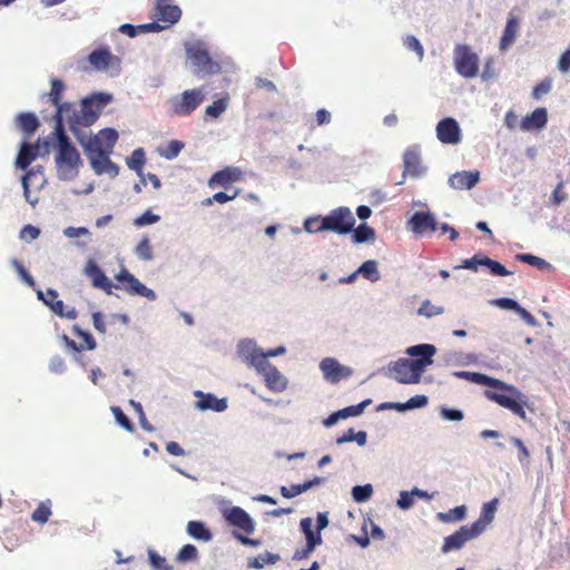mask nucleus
I'll return each instance as SVG.
<instances>
[{
    "label": "nucleus",
    "mask_w": 570,
    "mask_h": 570,
    "mask_svg": "<svg viewBox=\"0 0 570 570\" xmlns=\"http://www.w3.org/2000/svg\"><path fill=\"white\" fill-rule=\"evenodd\" d=\"M69 111V106L59 108L53 131L57 137V155L55 157L57 178L62 181L76 179L83 165L79 151L72 146L63 129V114Z\"/></svg>",
    "instance_id": "obj_1"
},
{
    "label": "nucleus",
    "mask_w": 570,
    "mask_h": 570,
    "mask_svg": "<svg viewBox=\"0 0 570 570\" xmlns=\"http://www.w3.org/2000/svg\"><path fill=\"white\" fill-rule=\"evenodd\" d=\"M488 387H490V390L484 391V395L488 400L509 410L521 420H527L524 407L528 404V396L518 387L494 377L491 379Z\"/></svg>",
    "instance_id": "obj_2"
},
{
    "label": "nucleus",
    "mask_w": 570,
    "mask_h": 570,
    "mask_svg": "<svg viewBox=\"0 0 570 570\" xmlns=\"http://www.w3.org/2000/svg\"><path fill=\"white\" fill-rule=\"evenodd\" d=\"M204 100L205 91L203 88L188 89L167 99V112L171 117H186L191 115Z\"/></svg>",
    "instance_id": "obj_3"
},
{
    "label": "nucleus",
    "mask_w": 570,
    "mask_h": 570,
    "mask_svg": "<svg viewBox=\"0 0 570 570\" xmlns=\"http://www.w3.org/2000/svg\"><path fill=\"white\" fill-rule=\"evenodd\" d=\"M112 101V95L107 92H96L81 100L80 110L72 108L70 116L78 118L83 127L88 128L94 125L104 108Z\"/></svg>",
    "instance_id": "obj_4"
},
{
    "label": "nucleus",
    "mask_w": 570,
    "mask_h": 570,
    "mask_svg": "<svg viewBox=\"0 0 570 570\" xmlns=\"http://www.w3.org/2000/svg\"><path fill=\"white\" fill-rule=\"evenodd\" d=\"M111 151L98 147L97 139L88 142L86 146V157L89 159L92 170L96 175H108L116 178L119 174V166L109 158Z\"/></svg>",
    "instance_id": "obj_5"
},
{
    "label": "nucleus",
    "mask_w": 570,
    "mask_h": 570,
    "mask_svg": "<svg viewBox=\"0 0 570 570\" xmlns=\"http://www.w3.org/2000/svg\"><path fill=\"white\" fill-rule=\"evenodd\" d=\"M115 279L117 283L114 284V289H121L130 296L145 297L150 302L157 299L156 292L142 284L124 266L115 275Z\"/></svg>",
    "instance_id": "obj_6"
},
{
    "label": "nucleus",
    "mask_w": 570,
    "mask_h": 570,
    "mask_svg": "<svg viewBox=\"0 0 570 570\" xmlns=\"http://www.w3.org/2000/svg\"><path fill=\"white\" fill-rule=\"evenodd\" d=\"M456 72L463 78H474L479 73V57L466 45H456L453 52Z\"/></svg>",
    "instance_id": "obj_7"
},
{
    "label": "nucleus",
    "mask_w": 570,
    "mask_h": 570,
    "mask_svg": "<svg viewBox=\"0 0 570 570\" xmlns=\"http://www.w3.org/2000/svg\"><path fill=\"white\" fill-rule=\"evenodd\" d=\"M326 230L334 232L338 235H346L353 230L355 226V217L348 207H338L333 209L328 215L324 216Z\"/></svg>",
    "instance_id": "obj_8"
},
{
    "label": "nucleus",
    "mask_w": 570,
    "mask_h": 570,
    "mask_svg": "<svg viewBox=\"0 0 570 570\" xmlns=\"http://www.w3.org/2000/svg\"><path fill=\"white\" fill-rule=\"evenodd\" d=\"M237 357L248 367L257 371L263 367L266 360H264L263 350L257 346L253 338H243L236 345Z\"/></svg>",
    "instance_id": "obj_9"
},
{
    "label": "nucleus",
    "mask_w": 570,
    "mask_h": 570,
    "mask_svg": "<svg viewBox=\"0 0 570 570\" xmlns=\"http://www.w3.org/2000/svg\"><path fill=\"white\" fill-rule=\"evenodd\" d=\"M88 61L94 70L107 71L112 77L118 76L121 70L120 59L106 48L94 50L89 53Z\"/></svg>",
    "instance_id": "obj_10"
},
{
    "label": "nucleus",
    "mask_w": 570,
    "mask_h": 570,
    "mask_svg": "<svg viewBox=\"0 0 570 570\" xmlns=\"http://www.w3.org/2000/svg\"><path fill=\"white\" fill-rule=\"evenodd\" d=\"M478 537H480L479 524L462 525L454 533L444 538L441 551L443 553H449L451 551L460 550L468 541Z\"/></svg>",
    "instance_id": "obj_11"
},
{
    "label": "nucleus",
    "mask_w": 570,
    "mask_h": 570,
    "mask_svg": "<svg viewBox=\"0 0 570 570\" xmlns=\"http://www.w3.org/2000/svg\"><path fill=\"white\" fill-rule=\"evenodd\" d=\"M436 138L445 145H458L462 141V130L452 117L441 119L435 127Z\"/></svg>",
    "instance_id": "obj_12"
},
{
    "label": "nucleus",
    "mask_w": 570,
    "mask_h": 570,
    "mask_svg": "<svg viewBox=\"0 0 570 570\" xmlns=\"http://www.w3.org/2000/svg\"><path fill=\"white\" fill-rule=\"evenodd\" d=\"M186 51L187 57L199 71L206 73H217L219 71V65L212 61L208 51L200 43L187 47Z\"/></svg>",
    "instance_id": "obj_13"
},
{
    "label": "nucleus",
    "mask_w": 570,
    "mask_h": 570,
    "mask_svg": "<svg viewBox=\"0 0 570 570\" xmlns=\"http://www.w3.org/2000/svg\"><path fill=\"white\" fill-rule=\"evenodd\" d=\"M224 519L229 525H233L246 534H252L255 531V521L253 518L240 507H232L224 510Z\"/></svg>",
    "instance_id": "obj_14"
},
{
    "label": "nucleus",
    "mask_w": 570,
    "mask_h": 570,
    "mask_svg": "<svg viewBox=\"0 0 570 570\" xmlns=\"http://www.w3.org/2000/svg\"><path fill=\"white\" fill-rule=\"evenodd\" d=\"M320 370L322 371L324 379L332 384L350 377L353 373L351 367L342 365L333 357L323 358L320 363Z\"/></svg>",
    "instance_id": "obj_15"
},
{
    "label": "nucleus",
    "mask_w": 570,
    "mask_h": 570,
    "mask_svg": "<svg viewBox=\"0 0 570 570\" xmlns=\"http://www.w3.org/2000/svg\"><path fill=\"white\" fill-rule=\"evenodd\" d=\"M411 232L416 235H430L439 229V223L434 215L424 212H416L407 223Z\"/></svg>",
    "instance_id": "obj_16"
},
{
    "label": "nucleus",
    "mask_w": 570,
    "mask_h": 570,
    "mask_svg": "<svg viewBox=\"0 0 570 570\" xmlns=\"http://www.w3.org/2000/svg\"><path fill=\"white\" fill-rule=\"evenodd\" d=\"M194 395L198 399L195 403V407L199 411H213L217 413H222L228 407L227 397H217L214 393L203 392L200 390H196Z\"/></svg>",
    "instance_id": "obj_17"
},
{
    "label": "nucleus",
    "mask_w": 570,
    "mask_h": 570,
    "mask_svg": "<svg viewBox=\"0 0 570 570\" xmlns=\"http://www.w3.org/2000/svg\"><path fill=\"white\" fill-rule=\"evenodd\" d=\"M264 377L266 386L274 392H283L287 387L286 377L277 370L276 366L268 361L263 364V367L256 371Z\"/></svg>",
    "instance_id": "obj_18"
},
{
    "label": "nucleus",
    "mask_w": 570,
    "mask_h": 570,
    "mask_svg": "<svg viewBox=\"0 0 570 570\" xmlns=\"http://www.w3.org/2000/svg\"><path fill=\"white\" fill-rule=\"evenodd\" d=\"M85 274L90 278L94 287L104 291L107 295H114V283L105 275L96 262L92 259L87 262Z\"/></svg>",
    "instance_id": "obj_19"
},
{
    "label": "nucleus",
    "mask_w": 570,
    "mask_h": 570,
    "mask_svg": "<svg viewBox=\"0 0 570 570\" xmlns=\"http://www.w3.org/2000/svg\"><path fill=\"white\" fill-rule=\"evenodd\" d=\"M403 164V177L406 175L412 177H420L425 173V168L421 164V150L417 145L410 146L404 151Z\"/></svg>",
    "instance_id": "obj_20"
},
{
    "label": "nucleus",
    "mask_w": 570,
    "mask_h": 570,
    "mask_svg": "<svg viewBox=\"0 0 570 570\" xmlns=\"http://www.w3.org/2000/svg\"><path fill=\"white\" fill-rule=\"evenodd\" d=\"M155 17L158 21L166 22L169 27L180 20L181 10L178 6L173 4L171 0H156Z\"/></svg>",
    "instance_id": "obj_21"
},
{
    "label": "nucleus",
    "mask_w": 570,
    "mask_h": 570,
    "mask_svg": "<svg viewBox=\"0 0 570 570\" xmlns=\"http://www.w3.org/2000/svg\"><path fill=\"white\" fill-rule=\"evenodd\" d=\"M372 403L371 399H366L355 405H350L344 409H341L336 412H333L330 414L326 419L323 420V425L325 428H331L335 425L338 420L347 419V417H354L361 415L367 405Z\"/></svg>",
    "instance_id": "obj_22"
},
{
    "label": "nucleus",
    "mask_w": 570,
    "mask_h": 570,
    "mask_svg": "<svg viewBox=\"0 0 570 570\" xmlns=\"http://www.w3.org/2000/svg\"><path fill=\"white\" fill-rule=\"evenodd\" d=\"M480 181L479 170H462L449 177V185L453 189L470 190Z\"/></svg>",
    "instance_id": "obj_23"
},
{
    "label": "nucleus",
    "mask_w": 570,
    "mask_h": 570,
    "mask_svg": "<svg viewBox=\"0 0 570 570\" xmlns=\"http://www.w3.org/2000/svg\"><path fill=\"white\" fill-rule=\"evenodd\" d=\"M479 357L475 353H465L462 351H448L440 356V362L444 366H469L475 364Z\"/></svg>",
    "instance_id": "obj_24"
},
{
    "label": "nucleus",
    "mask_w": 570,
    "mask_h": 570,
    "mask_svg": "<svg viewBox=\"0 0 570 570\" xmlns=\"http://www.w3.org/2000/svg\"><path fill=\"white\" fill-rule=\"evenodd\" d=\"M387 368L394 373V380L401 384H417L419 381H412L410 377L413 375L410 365V358L401 357L394 362L389 363Z\"/></svg>",
    "instance_id": "obj_25"
},
{
    "label": "nucleus",
    "mask_w": 570,
    "mask_h": 570,
    "mask_svg": "<svg viewBox=\"0 0 570 570\" xmlns=\"http://www.w3.org/2000/svg\"><path fill=\"white\" fill-rule=\"evenodd\" d=\"M326 482V479L323 476H314L311 480H307L299 484H292L289 487L282 485L279 492L283 498L292 499L295 498L317 485H322Z\"/></svg>",
    "instance_id": "obj_26"
},
{
    "label": "nucleus",
    "mask_w": 570,
    "mask_h": 570,
    "mask_svg": "<svg viewBox=\"0 0 570 570\" xmlns=\"http://www.w3.org/2000/svg\"><path fill=\"white\" fill-rule=\"evenodd\" d=\"M40 139L37 144L23 142L17 156L16 166L22 170L27 169L28 166L40 155Z\"/></svg>",
    "instance_id": "obj_27"
},
{
    "label": "nucleus",
    "mask_w": 570,
    "mask_h": 570,
    "mask_svg": "<svg viewBox=\"0 0 570 570\" xmlns=\"http://www.w3.org/2000/svg\"><path fill=\"white\" fill-rule=\"evenodd\" d=\"M47 296L52 298V303L48 304V308L53 312L56 315L67 320H76L78 316V312L75 307L66 308L65 303L61 299H58V292L53 288L47 289Z\"/></svg>",
    "instance_id": "obj_28"
},
{
    "label": "nucleus",
    "mask_w": 570,
    "mask_h": 570,
    "mask_svg": "<svg viewBox=\"0 0 570 570\" xmlns=\"http://www.w3.org/2000/svg\"><path fill=\"white\" fill-rule=\"evenodd\" d=\"M547 121V110L544 108H537L529 116L522 119L521 129L525 131L540 129L546 126Z\"/></svg>",
    "instance_id": "obj_29"
},
{
    "label": "nucleus",
    "mask_w": 570,
    "mask_h": 570,
    "mask_svg": "<svg viewBox=\"0 0 570 570\" xmlns=\"http://www.w3.org/2000/svg\"><path fill=\"white\" fill-rule=\"evenodd\" d=\"M499 500L497 498L483 504L480 517L472 524H479L480 535L485 531V528L494 519V514L498 508Z\"/></svg>",
    "instance_id": "obj_30"
},
{
    "label": "nucleus",
    "mask_w": 570,
    "mask_h": 570,
    "mask_svg": "<svg viewBox=\"0 0 570 570\" xmlns=\"http://www.w3.org/2000/svg\"><path fill=\"white\" fill-rule=\"evenodd\" d=\"M436 347L430 343H420L409 346L405 350V354L412 357L411 360H433L436 354Z\"/></svg>",
    "instance_id": "obj_31"
},
{
    "label": "nucleus",
    "mask_w": 570,
    "mask_h": 570,
    "mask_svg": "<svg viewBox=\"0 0 570 570\" xmlns=\"http://www.w3.org/2000/svg\"><path fill=\"white\" fill-rule=\"evenodd\" d=\"M145 163L146 156L144 148H136L131 155L126 158L127 167L137 174L142 184H145V174L142 171Z\"/></svg>",
    "instance_id": "obj_32"
},
{
    "label": "nucleus",
    "mask_w": 570,
    "mask_h": 570,
    "mask_svg": "<svg viewBox=\"0 0 570 570\" xmlns=\"http://www.w3.org/2000/svg\"><path fill=\"white\" fill-rule=\"evenodd\" d=\"M186 531L188 535L199 541L209 542L213 539L212 531L203 521H189Z\"/></svg>",
    "instance_id": "obj_33"
},
{
    "label": "nucleus",
    "mask_w": 570,
    "mask_h": 570,
    "mask_svg": "<svg viewBox=\"0 0 570 570\" xmlns=\"http://www.w3.org/2000/svg\"><path fill=\"white\" fill-rule=\"evenodd\" d=\"M68 119V127L69 130L73 134L77 141L81 145L83 148V153L86 154V146L88 142L92 141V136H88L86 130L81 129L83 127L82 124L78 120V118L72 116H65V119Z\"/></svg>",
    "instance_id": "obj_34"
},
{
    "label": "nucleus",
    "mask_w": 570,
    "mask_h": 570,
    "mask_svg": "<svg viewBox=\"0 0 570 570\" xmlns=\"http://www.w3.org/2000/svg\"><path fill=\"white\" fill-rule=\"evenodd\" d=\"M240 173L237 168H226L215 173L209 180V185L217 184L226 188L228 185L236 181Z\"/></svg>",
    "instance_id": "obj_35"
},
{
    "label": "nucleus",
    "mask_w": 570,
    "mask_h": 570,
    "mask_svg": "<svg viewBox=\"0 0 570 570\" xmlns=\"http://www.w3.org/2000/svg\"><path fill=\"white\" fill-rule=\"evenodd\" d=\"M17 127L21 129L27 136L33 134L39 127V120L32 112H21L16 119Z\"/></svg>",
    "instance_id": "obj_36"
},
{
    "label": "nucleus",
    "mask_w": 570,
    "mask_h": 570,
    "mask_svg": "<svg viewBox=\"0 0 570 570\" xmlns=\"http://www.w3.org/2000/svg\"><path fill=\"white\" fill-rule=\"evenodd\" d=\"M92 139H97L98 147L111 151L118 140V132L114 128L101 129Z\"/></svg>",
    "instance_id": "obj_37"
},
{
    "label": "nucleus",
    "mask_w": 570,
    "mask_h": 570,
    "mask_svg": "<svg viewBox=\"0 0 570 570\" xmlns=\"http://www.w3.org/2000/svg\"><path fill=\"white\" fill-rule=\"evenodd\" d=\"M518 27H519V20L513 16L509 17L505 28L503 30V35L500 40V48L502 50H505L508 47H510L514 42Z\"/></svg>",
    "instance_id": "obj_38"
},
{
    "label": "nucleus",
    "mask_w": 570,
    "mask_h": 570,
    "mask_svg": "<svg viewBox=\"0 0 570 570\" xmlns=\"http://www.w3.org/2000/svg\"><path fill=\"white\" fill-rule=\"evenodd\" d=\"M63 89H65V85L60 79H56V78L51 79V90L49 92V99L57 107L56 114H58L59 108L69 106L70 111L65 112L63 114V117H65V116L70 115V112L72 111V106L70 104H60V98H61V94H62ZM56 117H57V115H55V118Z\"/></svg>",
    "instance_id": "obj_39"
},
{
    "label": "nucleus",
    "mask_w": 570,
    "mask_h": 570,
    "mask_svg": "<svg viewBox=\"0 0 570 570\" xmlns=\"http://www.w3.org/2000/svg\"><path fill=\"white\" fill-rule=\"evenodd\" d=\"M185 144L180 140H169L165 146L157 148L158 155L166 160H174L184 149Z\"/></svg>",
    "instance_id": "obj_40"
},
{
    "label": "nucleus",
    "mask_w": 570,
    "mask_h": 570,
    "mask_svg": "<svg viewBox=\"0 0 570 570\" xmlns=\"http://www.w3.org/2000/svg\"><path fill=\"white\" fill-rule=\"evenodd\" d=\"M377 265H379L377 262L374 259L365 261L356 269V274H358L360 276H362L363 278H365L372 283H375V282L380 281V278H381V274L379 272Z\"/></svg>",
    "instance_id": "obj_41"
},
{
    "label": "nucleus",
    "mask_w": 570,
    "mask_h": 570,
    "mask_svg": "<svg viewBox=\"0 0 570 570\" xmlns=\"http://www.w3.org/2000/svg\"><path fill=\"white\" fill-rule=\"evenodd\" d=\"M466 517V507L459 505L450 509L448 512H439L436 519L443 523L462 521Z\"/></svg>",
    "instance_id": "obj_42"
},
{
    "label": "nucleus",
    "mask_w": 570,
    "mask_h": 570,
    "mask_svg": "<svg viewBox=\"0 0 570 570\" xmlns=\"http://www.w3.org/2000/svg\"><path fill=\"white\" fill-rule=\"evenodd\" d=\"M517 259L522 263H527V264L538 268L539 271L551 272L553 269L552 265L550 263H548L546 259L534 256L532 254H528V253L518 254Z\"/></svg>",
    "instance_id": "obj_43"
},
{
    "label": "nucleus",
    "mask_w": 570,
    "mask_h": 570,
    "mask_svg": "<svg viewBox=\"0 0 570 570\" xmlns=\"http://www.w3.org/2000/svg\"><path fill=\"white\" fill-rule=\"evenodd\" d=\"M452 375L454 377H458V379H463V380H466V381H470L472 383H475V384H479V385H483V386H487L489 385L490 381H491V376L489 375H485V374H482V373H478V372H468V371H455L452 373Z\"/></svg>",
    "instance_id": "obj_44"
},
{
    "label": "nucleus",
    "mask_w": 570,
    "mask_h": 570,
    "mask_svg": "<svg viewBox=\"0 0 570 570\" xmlns=\"http://www.w3.org/2000/svg\"><path fill=\"white\" fill-rule=\"evenodd\" d=\"M281 559L279 554L264 552L248 560V568L263 569L265 564H274Z\"/></svg>",
    "instance_id": "obj_45"
},
{
    "label": "nucleus",
    "mask_w": 570,
    "mask_h": 570,
    "mask_svg": "<svg viewBox=\"0 0 570 570\" xmlns=\"http://www.w3.org/2000/svg\"><path fill=\"white\" fill-rule=\"evenodd\" d=\"M351 234L355 244H363L375 236L374 229L365 223L361 224L357 228L353 227Z\"/></svg>",
    "instance_id": "obj_46"
},
{
    "label": "nucleus",
    "mask_w": 570,
    "mask_h": 570,
    "mask_svg": "<svg viewBox=\"0 0 570 570\" xmlns=\"http://www.w3.org/2000/svg\"><path fill=\"white\" fill-rule=\"evenodd\" d=\"M11 266L14 268L17 274L19 275L20 279L28 285L29 287L36 289L37 284L35 282V278L30 275V273L27 271L22 262H20L17 258H12L10 261Z\"/></svg>",
    "instance_id": "obj_47"
},
{
    "label": "nucleus",
    "mask_w": 570,
    "mask_h": 570,
    "mask_svg": "<svg viewBox=\"0 0 570 570\" xmlns=\"http://www.w3.org/2000/svg\"><path fill=\"white\" fill-rule=\"evenodd\" d=\"M351 494L356 503H364L371 499L373 494V487L370 483L363 485H354L352 488Z\"/></svg>",
    "instance_id": "obj_48"
},
{
    "label": "nucleus",
    "mask_w": 570,
    "mask_h": 570,
    "mask_svg": "<svg viewBox=\"0 0 570 570\" xmlns=\"http://www.w3.org/2000/svg\"><path fill=\"white\" fill-rule=\"evenodd\" d=\"M38 175H41L40 169L36 170L35 168H32L26 175H23L21 178L24 198L32 206H35L38 203V198H31V194H30V189H29V180H31L32 178H37Z\"/></svg>",
    "instance_id": "obj_49"
},
{
    "label": "nucleus",
    "mask_w": 570,
    "mask_h": 570,
    "mask_svg": "<svg viewBox=\"0 0 570 570\" xmlns=\"http://www.w3.org/2000/svg\"><path fill=\"white\" fill-rule=\"evenodd\" d=\"M433 364V360H410V365L412 367L413 375L410 377L412 381L421 382L422 374L425 368Z\"/></svg>",
    "instance_id": "obj_50"
},
{
    "label": "nucleus",
    "mask_w": 570,
    "mask_h": 570,
    "mask_svg": "<svg viewBox=\"0 0 570 570\" xmlns=\"http://www.w3.org/2000/svg\"><path fill=\"white\" fill-rule=\"evenodd\" d=\"M51 515L50 500L41 502L32 512L31 519L41 524L46 523Z\"/></svg>",
    "instance_id": "obj_51"
},
{
    "label": "nucleus",
    "mask_w": 570,
    "mask_h": 570,
    "mask_svg": "<svg viewBox=\"0 0 570 570\" xmlns=\"http://www.w3.org/2000/svg\"><path fill=\"white\" fill-rule=\"evenodd\" d=\"M228 106V98H222L207 106L205 109V116L209 118H218Z\"/></svg>",
    "instance_id": "obj_52"
},
{
    "label": "nucleus",
    "mask_w": 570,
    "mask_h": 570,
    "mask_svg": "<svg viewBox=\"0 0 570 570\" xmlns=\"http://www.w3.org/2000/svg\"><path fill=\"white\" fill-rule=\"evenodd\" d=\"M444 308L442 306L433 305L429 299L422 302L417 309V314L431 318L443 314Z\"/></svg>",
    "instance_id": "obj_53"
},
{
    "label": "nucleus",
    "mask_w": 570,
    "mask_h": 570,
    "mask_svg": "<svg viewBox=\"0 0 570 570\" xmlns=\"http://www.w3.org/2000/svg\"><path fill=\"white\" fill-rule=\"evenodd\" d=\"M484 267L494 276H508L512 274V272L508 271L500 262L487 256L484 257Z\"/></svg>",
    "instance_id": "obj_54"
},
{
    "label": "nucleus",
    "mask_w": 570,
    "mask_h": 570,
    "mask_svg": "<svg viewBox=\"0 0 570 570\" xmlns=\"http://www.w3.org/2000/svg\"><path fill=\"white\" fill-rule=\"evenodd\" d=\"M197 558H198V549L191 543H187V544L183 546L176 557L178 562L194 561Z\"/></svg>",
    "instance_id": "obj_55"
},
{
    "label": "nucleus",
    "mask_w": 570,
    "mask_h": 570,
    "mask_svg": "<svg viewBox=\"0 0 570 570\" xmlns=\"http://www.w3.org/2000/svg\"><path fill=\"white\" fill-rule=\"evenodd\" d=\"M110 410H111L118 425H120L122 429H125L128 432H134L135 426H134L132 422L119 406H111Z\"/></svg>",
    "instance_id": "obj_56"
},
{
    "label": "nucleus",
    "mask_w": 570,
    "mask_h": 570,
    "mask_svg": "<svg viewBox=\"0 0 570 570\" xmlns=\"http://www.w3.org/2000/svg\"><path fill=\"white\" fill-rule=\"evenodd\" d=\"M148 560L155 570H173V567L167 563L166 559L154 549H148Z\"/></svg>",
    "instance_id": "obj_57"
},
{
    "label": "nucleus",
    "mask_w": 570,
    "mask_h": 570,
    "mask_svg": "<svg viewBox=\"0 0 570 570\" xmlns=\"http://www.w3.org/2000/svg\"><path fill=\"white\" fill-rule=\"evenodd\" d=\"M403 45L406 49L414 51L417 55L419 60L421 61L424 57V49L421 45L420 40L412 35L405 36L403 38Z\"/></svg>",
    "instance_id": "obj_58"
},
{
    "label": "nucleus",
    "mask_w": 570,
    "mask_h": 570,
    "mask_svg": "<svg viewBox=\"0 0 570 570\" xmlns=\"http://www.w3.org/2000/svg\"><path fill=\"white\" fill-rule=\"evenodd\" d=\"M510 441L514 446H517V449L519 451L518 460H519L520 464L522 466L528 465L530 452H529L528 448L524 445V443L522 442V440L517 436H511Z\"/></svg>",
    "instance_id": "obj_59"
},
{
    "label": "nucleus",
    "mask_w": 570,
    "mask_h": 570,
    "mask_svg": "<svg viewBox=\"0 0 570 570\" xmlns=\"http://www.w3.org/2000/svg\"><path fill=\"white\" fill-rule=\"evenodd\" d=\"M304 228L308 233H318L326 230L324 217H309L304 223Z\"/></svg>",
    "instance_id": "obj_60"
},
{
    "label": "nucleus",
    "mask_w": 570,
    "mask_h": 570,
    "mask_svg": "<svg viewBox=\"0 0 570 570\" xmlns=\"http://www.w3.org/2000/svg\"><path fill=\"white\" fill-rule=\"evenodd\" d=\"M440 415L443 420L451 422H459L464 417L462 410L446 406L440 409Z\"/></svg>",
    "instance_id": "obj_61"
},
{
    "label": "nucleus",
    "mask_w": 570,
    "mask_h": 570,
    "mask_svg": "<svg viewBox=\"0 0 570 570\" xmlns=\"http://www.w3.org/2000/svg\"><path fill=\"white\" fill-rule=\"evenodd\" d=\"M490 304L502 309L515 312L519 307V303L510 297H499L490 301Z\"/></svg>",
    "instance_id": "obj_62"
},
{
    "label": "nucleus",
    "mask_w": 570,
    "mask_h": 570,
    "mask_svg": "<svg viewBox=\"0 0 570 570\" xmlns=\"http://www.w3.org/2000/svg\"><path fill=\"white\" fill-rule=\"evenodd\" d=\"M396 505L401 510H404V511L410 510L414 505V495L412 493V490L411 491H401L399 499L396 501Z\"/></svg>",
    "instance_id": "obj_63"
},
{
    "label": "nucleus",
    "mask_w": 570,
    "mask_h": 570,
    "mask_svg": "<svg viewBox=\"0 0 570 570\" xmlns=\"http://www.w3.org/2000/svg\"><path fill=\"white\" fill-rule=\"evenodd\" d=\"M429 403V399L426 395H414L410 397L406 402H404L405 411L422 409L426 406Z\"/></svg>",
    "instance_id": "obj_64"
}]
</instances>
